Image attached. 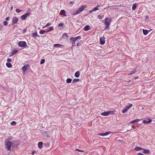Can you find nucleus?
<instances>
[{"mask_svg":"<svg viewBox=\"0 0 155 155\" xmlns=\"http://www.w3.org/2000/svg\"><path fill=\"white\" fill-rule=\"evenodd\" d=\"M103 16L101 15H98L97 16L98 18L100 19H102L103 18Z\"/></svg>","mask_w":155,"mask_h":155,"instance_id":"28","label":"nucleus"},{"mask_svg":"<svg viewBox=\"0 0 155 155\" xmlns=\"http://www.w3.org/2000/svg\"><path fill=\"white\" fill-rule=\"evenodd\" d=\"M86 7L87 6L86 5L81 6V7L79 8L78 10L80 12L83 11L85 8H86Z\"/></svg>","mask_w":155,"mask_h":155,"instance_id":"9","label":"nucleus"},{"mask_svg":"<svg viewBox=\"0 0 155 155\" xmlns=\"http://www.w3.org/2000/svg\"><path fill=\"white\" fill-rule=\"evenodd\" d=\"M5 20H6V21H8L9 20V17H7L5 19Z\"/></svg>","mask_w":155,"mask_h":155,"instance_id":"47","label":"nucleus"},{"mask_svg":"<svg viewBox=\"0 0 155 155\" xmlns=\"http://www.w3.org/2000/svg\"><path fill=\"white\" fill-rule=\"evenodd\" d=\"M146 17V18H147L148 19H149V18L148 16H147Z\"/></svg>","mask_w":155,"mask_h":155,"instance_id":"56","label":"nucleus"},{"mask_svg":"<svg viewBox=\"0 0 155 155\" xmlns=\"http://www.w3.org/2000/svg\"><path fill=\"white\" fill-rule=\"evenodd\" d=\"M60 15H64V16H66V12L64 10H62L61 11L60 13Z\"/></svg>","mask_w":155,"mask_h":155,"instance_id":"12","label":"nucleus"},{"mask_svg":"<svg viewBox=\"0 0 155 155\" xmlns=\"http://www.w3.org/2000/svg\"><path fill=\"white\" fill-rule=\"evenodd\" d=\"M91 29V27L89 25H87L84 28V30L85 31H87L90 30Z\"/></svg>","mask_w":155,"mask_h":155,"instance_id":"11","label":"nucleus"},{"mask_svg":"<svg viewBox=\"0 0 155 155\" xmlns=\"http://www.w3.org/2000/svg\"><path fill=\"white\" fill-rule=\"evenodd\" d=\"M13 7L12 6L11 8V9L10 10H12V9H13Z\"/></svg>","mask_w":155,"mask_h":155,"instance_id":"52","label":"nucleus"},{"mask_svg":"<svg viewBox=\"0 0 155 155\" xmlns=\"http://www.w3.org/2000/svg\"><path fill=\"white\" fill-rule=\"evenodd\" d=\"M138 78V76L136 77H135V79H137Z\"/></svg>","mask_w":155,"mask_h":155,"instance_id":"53","label":"nucleus"},{"mask_svg":"<svg viewBox=\"0 0 155 155\" xmlns=\"http://www.w3.org/2000/svg\"><path fill=\"white\" fill-rule=\"evenodd\" d=\"M128 105L127 106V111L130 109L132 106L133 104H128Z\"/></svg>","mask_w":155,"mask_h":155,"instance_id":"14","label":"nucleus"},{"mask_svg":"<svg viewBox=\"0 0 155 155\" xmlns=\"http://www.w3.org/2000/svg\"><path fill=\"white\" fill-rule=\"evenodd\" d=\"M112 133L110 131L107 132L105 133V136H107L108 135H109Z\"/></svg>","mask_w":155,"mask_h":155,"instance_id":"31","label":"nucleus"},{"mask_svg":"<svg viewBox=\"0 0 155 155\" xmlns=\"http://www.w3.org/2000/svg\"><path fill=\"white\" fill-rule=\"evenodd\" d=\"M76 150L78 151H80V152H84V151H83V150H79V149H76Z\"/></svg>","mask_w":155,"mask_h":155,"instance_id":"46","label":"nucleus"},{"mask_svg":"<svg viewBox=\"0 0 155 155\" xmlns=\"http://www.w3.org/2000/svg\"><path fill=\"white\" fill-rule=\"evenodd\" d=\"M132 127L133 128H134L135 129H136V127H135V126L134 125H132Z\"/></svg>","mask_w":155,"mask_h":155,"instance_id":"48","label":"nucleus"},{"mask_svg":"<svg viewBox=\"0 0 155 155\" xmlns=\"http://www.w3.org/2000/svg\"><path fill=\"white\" fill-rule=\"evenodd\" d=\"M29 12H27L25 14L22 15L21 17V19L22 20H24L26 19V18L30 15Z\"/></svg>","mask_w":155,"mask_h":155,"instance_id":"5","label":"nucleus"},{"mask_svg":"<svg viewBox=\"0 0 155 155\" xmlns=\"http://www.w3.org/2000/svg\"><path fill=\"white\" fill-rule=\"evenodd\" d=\"M32 36H36L37 37V36L38 34L36 32H35L33 33L32 34Z\"/></svg>","mask_w":155,"mask_h":155,"instance_id":"33","label":"nucleus"},{"mask_svg":"<svg viewBox=\"0 0 155 155\" xmlns=\"http://www.w3.org/2000/svg\"><path fill=\"white\" fill-rule=\"evenodd\" d=\"M137 155H144L143 154L141 153H139Z\"/></svg>","mask_w":155,"mask_h":155,"instance_id":"50","label":"nucleus"},{"mask_svg":"<svg viewBox=\"0 0 155 155\" xmlns=\"http://www.w3.org/2000/svg\"><path fill=\"white\" fill-rule=\"evenodd\" d=\"M143 34L144 35H147L148 33V31L147 30H144V29H143Z\"/></svg>","mask_w":155,"mask_h":155,"instance_id":"24","label":"nucleus"},{"mask_svg":"<svg viewBox=\"0 0 155 155\" xmlns=\"http://www.w3.org/2000/svg\"><path fill=\"white\" fill-rule=\"evenodd\" d=\"M151 121H152V120L151 119H148V121H147L146 120H143V122L144 124H145V123L148 124V123H149L151 122Z\"/></svg>","mask_w":155,"mask_h":155,"instance_id":"15","label":"nucleus"},{"mask_svg":"<svg viewBox=\"0 0 155 155\" xmlns=\"http://www.w3.org/2000/svg\"><path fill=\"white\" fill-rule=\"evenodd\" d=\"M97 135H100V136H105V134H97Z\"/></svg>","mask_w":155,"mask_h":155,"instance_id":"41","label":"nucleus"},{"mask_svg":"<svg viewBox=\"0 0 155 155\" xmlns=\"http://www.w3.org/2000/svg\"><path fill=\"white\" fill-rule=\"evenodd\" d=\"M30 65L29 64H26L22 68V70L24 73H25L26 71L30 68Z\"/></svg>","mask_w":155,"mask_h":155,"instance_id":"4","label":"nucleus"},{"mask_svg":"<svg viewBox=\"0 0 155 155\" xmlns=\"http://www.w3.org/2000/svg\"><path fill=\"white\" fill-rule=\"evenodd\" d=\"M73 39L75 41H76L78 39H80L81 38V37L80 36H78L75 37H72Z\"/></svg>","mask_w":155,"mask_h":155,"instance_id":"17","label":"nucleus"},{"mask_svg":"<svg viewBox=\"0 0 155 155\" xmlns=\"http://www.w3.org/2000/svg\"><path fill=\"white\" fill-rule=\"evenodd\" d=\"M46 32V31L45 30H41L40 31L39 33L41 34H43Z\"/></svg>","mask_w":155,"mask_h":155,"instance_id":"30","label":"nucleus"},{"mask_svg":"<svg viewBox=\"0 0 155 155\" xmlns=\"http://www.w3.org/2000/svg\"><path fill=\"white\" fill-rule=\"evenodd\" d=\"M80 45V44L79 43H78L77 44V46H79Z\"/></svg>","mask_w":155,"mask_h":155,"instance_id":"51","label":"nucleus"},{"mask_svg":"<svg viewBox=\"0 0 155 155\" xmlns=\"http://www.w3.org/2000/svg\"><path fill=\"white\" fill-rule=\"evenodd\" d=\"M63 46V45H62L58 44H55L53 45L54 47H61Z\"/></svg>","mask_w":155,"mask_h":155,"instance_id":"20","label":"nucleus"},{"mask_svg":"<svg viewBox=\"0 0 155 155\" xmlns=\"http://www.w3.org/2000/svg\"><path fill=\"white\" fill-rule=\"evenodd\" d=\"M43 143L41 142H39L38 143V147L40 148L41 149L42 148V145Z\"/></svg>","mask_w":155,"mask_h":155,"instance_id":"13","label":"nucleus"},{"mask_svg":"<svg viewBox=\"0 0 155 155\" xmlns=\"http://www.w3.org/2000/svg\"><path fill=\"white\" fill-rule=\"evenodd\" d=\"M135 149L136 150H139L143 149L140 147H135Z\"/></svg>","mask_w":155,"mask_h":155,"instance_id":"25","label":"nucleus"},{"mask_svg":"<svg viewBox=\"0 0 155 155\" xmlns=\"http://www.w3.org/2000/svg\"><path fill=\"white\" fill-rule=\"evenodd\" d=\"M114 111H110L107 112H104L101 113V114L104 116H107L110 114H113Z\"/></svg>","mask_w":155,"mask_h":155,"instance_id":"3","label":"nucleus"},{"mask_svg":"<svg viewBox=\"0 0 155 155\" xmlns=\"http://www.w3.org/2000/svg\"><path fill=\"white\" fill-rule=\"evenodd\" d=\"M98 7H95L94 8V9H93V11H96L97 10H98Z\"/></svg>","mask_w":155,"mask_h":155,"instance_id":"40","label":"nucleus"},{"mask_svg":"<svg viewBox=\"0 0 155 155\" xmlns=\"http://www.w3.org/2000/svg\"><path fill=\"white\" fill-rule=\"evenodd\" d=\"M24 31H25L24 32H25L26 31V30H24Z\"/></svg>","mask_w":155,"mask_h":155,"instance_id":"59","label":"nucleus"},{"mask_svg":"<svg viewBox=\"0 0 155 155\" xmlns=\"http://www.w3.org/2000/svg\"><path fill=\"white\" fill-rule=\"evenodd\" d=\"M80 12L78 10L77 11H76L74 13H73V15H76L77 14H78V13H80Z\"/></svg>","mask_w":155,"mask_h":155,"instance_id":"35","label":"nucleus"},{"mask_svg":"<svg viewBox=\"0 0 155 155\" xmlns=\"http://www.w3.org/2000/svg\"><path fill=\"white\" fill-rule=\"evenodd\" d=\"M8 24V22L7 21H4L3 22V24L4 25L6 26Z\"/></svg>","mask_w":155,"mask_h":155,"instance_id":"38","label":"nucleus"},{"mask_svg":"<svg viewBox=\"0 0 155 155\" xmlns=\"http://www.w3.org/2000/svg\"><path fill=\"white\" fill-rule=\"evenodd\" d=\"M64 35H65L66 36V37H68V35H67V34H66V33H65Z\"/></svg>","mask_w":155,"mask_h":155,"instance_id":"55","label":"nucleus"},{"mask_svg":"<svg viewBox=\"0 0 155 155\" xmlns=\"http://www.w3.org/2000/svg\"><path fill=\"white\" fill-rule=\"evenodd\" d=\"M70 4H73L74 3V2H70Z\"/></svg>","mask_w":155,"mask_h":155,"instance_id":"54","label":"nucleus"},{"mask_svg":"<svg viewBox=\"0 0 155 155\" xmlns=\"http://www.w3.org/2000/svg\"><path fill=\"white\" fill-rule=\"evenodd\" d=\"M72 81V79L70 78H68L66 80V82L68 83H70Z\"/></svg>","mask_w":155,"mask_h":155,"instance_id":"26","label":"nucleus"},{"mask_svg":"<svg viewBox=\"0 0 155 155\" xmlns=\"http://www.w3.org/2000/svg\"><path fill=\"white\" fill-rule=\"evenodd\" d=\"M100 6L99 5H97V7H98H98H99Z\"/></svg>","mask_w":155,"mask_h":155,"instance_id":"57","label":"nucleus"},{"mask_svg":"<svg viewBox=\"0 0 155 155\" xmlns=\"http://www.w3.org/2000/svg\"><path fill=\"white\" fill-rule=\"evenodd\" d=\"M93 12V10H90L89 11V12L90 13H92Z\"/></svg>","mask_w":155,"mask_h":155,"instance_id":"49","label":"nucleus"},{"mask_svg":"<svg viewBox=\"0 0 155 155\" xmlns=\"http://www.w3.org/2000/svg\"><path fill=\"white\" fill-rule=\"evenodd\" d=\"M136 72V71H131V72L130 73L128 74V75H130L132 74H134V73H135V72Z\"/></svg>","mask_w":155,"mask_h":155,"instance_id":"39","label":"nucleus"},{"mask_svg":"<svg viewBox=\"0 0 155 155\" xmlns=\"http://www.w3.org/2000/svg\"><path fill=\"white\" fill-rule=\"evenodd\" d=\"M11 140V138H8L5 139V141L4 146L5 148L7 150H10L11 147H15L17 146V145L15 144L16 141L15 140L12 141Z\"/></svg>","mask_w":155,"mask_h":155,"instance_id":"1","label":"nucleus"},{"mask_svg":"<svg viewBox=\"0 0 155 155\" xmlns=\"http://www.w3.org/2000/svg\"><path fill=\"white\" fill-rule=\"evenodd\" d=\"M104 20L105 30H108L110 28V26L111 22L112 19L111 18H106Z\"/></svg>","mask_w":155,"mask_h":155,"instance_id":"2","label":"nucleus"},{"mask_svg":"<svg viewBox=\"0 0 155 155\" xmlns=\"http://www.w3.org/2000/svg\"><path fill=\"white\" fill-rule=\"evenodd\" d=\"M53 30V27H51L47 31V32H48L50 31Z\"/></svg>","mask_w":155,"mask_h":155,"instance_id":"37","label":"nucleus"},{"mask_svg":"<svg viewBox=\"0 0 155 155\" xmlns=\"http://www.w3.org/2000/svg\"><path fill=\"white\" fill-rule=\"evenodd\" d=\"M18 51L16 50H14L13 51L12 53L11 54L12 55H13L14 54H15L16 53L18 52Z\"/></svg>","mask_w":155,"mask_h":155,"instance_id":"23","label":"nucleus"},{"mask_svg":"<svg viewBox=\"0 0 155 155\" xmlns=\"http://www.w3.org/2000/svg\"><path fill=\"white\" fill-rule=\"evenodd\" d=\"M80 76V73L79 71H77L75 74V76L76 77H78Z\"/></svg>","mask_w":155,"mask_h":155,"instance_id":"19","label":"nucleus"},{"mask_svg":"<svg viewBox=\"0 0 155 155\" xmlns=\"http://www.w3.org/2000/svg\"><path fill=\"white\" fill-rule=\"evenodd\" d=\"M79 79H74L72 81V83H74L76 82H78L79 81Z\"/></svg>","mask_w":155,"mask_h":155,"instance_id":"27","label":"nucleus"},{"mask_svg":"<svg viewBox=\"0 0 155 155\" xmlns=\"http://www.w3.org/2000/svg\"><path fill=\"white\" fill-rule=\"evenodd\" d=\"M70 43L72 45V46H75V41L73 39V38L72 37H71V38L70 39Z\"/></svg>","mask_w":155,"mask_h":155,"instance_id":"10","label":"nucleus"},{"mask_svg":"<svg viewBox=\"0 0 155 155\" xmlns=\"http://www.w3.org/2000/svg\"><path fill=\"white\" fill-rule=\"evenodd\" d=\"M16 124V122H15V121H13L11 123V124L12 126L15 125Z\"/></svg>","mask_w":155,"mask_h":155,"instance_id":"29","label":"nucleus"},{"mask_svg":"<svg viewBox=\"0 0 155 155\" xmlns=\"http://www.w3.org/2000/svg\"><path fill=\"white\" fill-rule=\"evenodd\" d=\"M143 153H150V150H149L143 149Z\"/></svg>","mask_w":155,"mask_h":155,"instance_id":"16","label":"nucleus"},{"mask_svg":"<svg viewBox=\"0 0 155 155\" xmlns=\"http://www.w3.org/2000/svg\"><path fill=\"white\" fill-rule=\"evenodd\" d=\"M131 81V80H130V81H128V82H130Z\"/></svg>","mask_w":155,"mask_h":155,"instance_id":"58","label":"nucleus"},{"mask_svg":"<svg viewBox=\"0 0 155 155\" xmlns=\"http://www.w3.org/2000/svg\"><path fill=\"white\" fill-rule=\"evenodd\" d=\"M63 24L62 23H60L59 24L58 26V27H59V26L63 27Z\"/></svg>","mask_w":155,"mask_h":155,"instance_id":"43","label":"nucleus"},{"mask_svg":"<svg viewBox=\"0 0 155 155\" xmlns=\"http://www.w3.org/2000/svg\"><path fill=\"white\" fill-rule=\"evenodd\" d=\"M6 65L8 68H11L12 66V64L10 63H7Z\"/></svg>","mask_w":155,"mask_h":155,"instance_id":"18","label":"nucleus"},{"mask_svg":"<svg viewBox=\"0 0 155 155\" xmlns=\"http://www.w3.org/2000/svg\"><path fill=\"white\" fill-rule=\"evenodd\" d=\"M100 43L101 45H103L105 43V38L104 36L101 37L100 38Z\"/></svg>","mask_w":155,"mask_h":155,"instance_id":"7","label":"nucleus"},{"mask_svg":"<svg viewBox=\"0 0 155 155\" xmlns=\"http://www.w3.org/2000/svg\"><path fill=\"white\" fill-rule=\"evenodd\" d=\"M16 12L17 13H19L21 12L22 11V10H21L17 8L15 10Z\"/></svg>","mask_w":155,"mask_h":155,"instance_id":"32","label":"nucleus"},{"mask_svg":"<svg viewBox=\"0 0 155 155\" xmlns=\"http://www.w3.org/2000/svg\"><path fill=\"white\" fill-rule=\"evenodd\" d=\"M137 7L136 3H135L132 6V10L134 11Z\"/></svg>","mask_w":155,"mask_h":155,"instance_id":"22","label":"nucleus"},{"mask_svg":"<svg viewBox=\"0 0 155 155\" xmlns=\"http://www.w3.org/2000/svg\"><path fill=\"white\" fill-rule=\"evenodd\" d=\"M126 112V108L122 110V113H124Z\"/></svg>","mask_w":155,"mask_h":155,"instance_id":"44","label":"nucleus"},{"mask_svg":"<svg viewBox=\"0 0 155 155\" xmlns=\"http://www.w3.org/2000/svg\"><path fill=\"white\" fill-rule=\"evenodd\" d=\"M35 152H36V151H35V150H33L32 151V153H32V155H34V154L35 153Z\"/></svg>","mask_w":155,"mask_h":155,"instance_id":"45","label":"nucleus"},{"mask_svg":"<svg viewBox=\"0 0 155 155\" xmlns=\"http://www.w3.org/2000/svg\"><path fill=\"white\" fill-rule=\"evenodd\" d=\"M18 21V18L16 17H14L12 20V24L17 23Z\"/></svg>","mask_w":155,"mask_h":155,"instance_id":"8","label":"nucleus"},{"mask_svg":"<svg viewBox=\"0 0 155 155\" xmlns=\"http://www.w3.org/2000/svg\"><path fill=\"white\" fill-rule=\"evenodd\" d=\"M26 45V42L23 41H19L18 44V46L21 47H24Z\"/></svg>","mask_w":155,"mask_h":155,"instance_id":"6","label":"nucleus"},{"mask_svg":"<svg viewBox=\"0 0 155 155\" xmlns=\"http://www.w3.org/2000/svg\"><path fill=\"white\" fill-rule=\"evenodd\" d=\"M7 61L8 62H10L12 61V59H11L10 58H8L7 59Z\"/></svg>","mask_w":155,"mask_h":155,"instance_id":"42","label":"nucleus"},{"mask_svg":"<svg viewBox=\"0 0 155 155\" xmlns=\"http://www.w3.org/2000/svg\"><path fill=\"white\" fill-rule=\"evenodd\" d=\"M139 120H140V119H136L134 120L131 121L130 122V123L131 124H133L134 122H138V121H139Z\"/></svg>","mask_w":155,"mask_h":155,"instance_id":"21","label":"nucleus"},{"mask_svg":"<svg viewBox=\"0 0 155 155\" xmlns=\"http://www.w3.org/2000/svg\"><path fill=\"white\" fill-rule=\"evenodd\" d=\"M51 25V23H48L44 27H43L42 28H44L45 27H47L50 25Z\"/></svg>","mask_w":155,"mask_h":155,"instance_id":"34","label":"nucleus"},{"mask_svg":"<svg viewBox=\"0 0 155 155\" xmlns=\"http://www.w3.org/2000/svg\"><path fill=\"white\" fill-rule=\"evenodd\" d=\"M45 62V60L44 59H42L40 63L41 64H43V63H44Z\"/></svg>","mask_w":155,"mask_h":155,"instance_id":"36","label":"nucleus"}]
</instances>
